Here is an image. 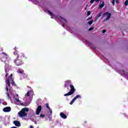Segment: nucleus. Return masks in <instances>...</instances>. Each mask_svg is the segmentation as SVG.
<instances>
[{
    "mask_svg": "<svg viewBox=\"0 0 128 128\" xmlns=\"http://www.w3.org/2000/svg\"><path fill=\"white\" fill-rule=\"evenodd\" d=\"M6 92H8L6 95L8 100H10L12 104H17L18 106H22V101L20 100L18 94H16V91L14 90L10 86V83L12 84V86H16L14 79H12V74L10 75L9 78L6 79Z\"/></svg>",
    "mask_w": 128,
    "mask_h": 128,
    "instance_id": "f257e3e1",
    "label": "nucleus"
},
{
    "mask_svg": "<svg viewBox=\"0 0 128 128\" xmlns=\"http://www.w3.org/2000/svg\"><path fill=\"white\" fill-rule=\"evenodd\" d=\"M14 56H17V58L14 60L16 66H22V64H24V60H22L26 58L24 54V53H20V54H18V52L16 50L14 52Z\"/></svg>",
    "mask_w": 128,
    "mask_h": 128,
    "instance_id": "f03ea898",
    "label": "nucleus"
},
{
    "mask_svg": "<svg viewBox=\"0 0 128 128\" xmlns=\"http://www.w3.org/2000/svg\"><path fill=\"white\" fill-rule=\"evenodd\" d=\"M70 91L65 94L64 96H72V94H73L74 93V92H76V89L74 88V86L72 84V81L70 80H68L65 82L64 84V88H68V90H70Z\"/></svg>",
    "mask_w": 128,
    "mask_h": 128,
    "instance_id": "7ed1b4c3",
    "label": "nucleus"
},
{
    "mask_svg": "<svg viewBox=\"0 0 128 128\" xmlns=\"http://www.w3.org/2000/svg\"><path fill=\"white\" fill-rule=\"evenodd\" d=\"M46 106L47 108H48V110H47L48 114L46 115V116L44 114H41L40 115V118H45V116H47L48 118H50V116H52V110L50 109V106H48V104H46Z\"/></svg>",
    "mask_w": 128,
    "mask_h": 128,
    "instance_id": "20e7f679",
    "label": "nucleus"
},
{
    "mask_svg": "<svg viewBox=\"0 0 128 128\" xmlns=\"http://www.w3.org/2000/svg\"><path fill=\"white\" fill-rule=\"evenodd\" d=\"M28 108H24L21 110L18 113V114L20 118H24L28 116Z\"/></svg>",
    "mask_w": 128,
    "mask_h": 128,
    "instance_id": "39448f33",
    "label": "nucleus"
},
{
    "mask_svg": "<svg viewBox=\"0 0 128 128\" xmlns=\"http://www.w3.org/2000/svg\"><path fill=\"white\" fill-rule=\"evenodd\" d=\"M10 60V58L8 57V55L6 54V52H3L1 54V60L2 62H6V60Z\"/></svg>",
    "mask_w": 128,
    "mask_h": 128,
    "instance_id": "423d86ee",
    "label": "nucleus"
},
{
    "mask_svg": "<svg viewBox=\"0 0 128 128\" xmlns=\"http://www.w3.org/2000/svg\"><path fill=\"white\" fill-rule=\"evenodd\" d=\"M32 96H34V90H30L28 91L25 95V98L27 100H28L30 98H32Z\"/></svg>",
    "mask_w": 128,
    "mask_h": 128,
    "instance_id": "0eeeda50",
    "label": "nucleus"
},
{
    "mask_svg": "<svg viewBox=\"0 0 128 128\" xmlns=\"http://www.w3.org/2000/svg\"><path fill=\"white\" fill-rule=\"evenodd\" d=\"M17 72L19 74H20V76H22L24 78H28V74L24 73V70H22V68L18 69Z\"/></svg>",
    "mask_w": 128,
    "mask_h": 128,
    "instance_id": "6e6552de",
    "label": "nucleus"
},
{
    "mask_svg": "<svg viewBox=\"0 0 128 128\" xmlns=\"http://www.w3.org/2000/svg\"><path fill=\"white\" fill-rule=\"evenodd\" d=\"M5 72H6V78L8 76V72H10V65H8V64H6L5 65Z\"/></svg>",
    "mask_w": 128,
    "mask_h": 128,
    "instance_id": "1a4fd4ad",
    "label": "nucleus"
},
{
    "mask_svg": "<svg viewBox=\"0 0 128 128\" xmlns=\"http://www.w3.org/2000/svg\"><path fill=\"white\" fill-rule=\"evenodd\" d=\"M102 16L103 18L104 16H106V20H110V13L106 12L103 14Z\"/></svg>",
    "mask_w": 128,
    "mask_h": 128,
    "instance_id": "9d476101",
    "label": "nucleus"
},
{
    "mask_svg": "<svg viewBox=\"0 0 128 128\" xmlns=\"http://www.w3.org/2000/svg\"><path fill=\"white\" fill-rule=\"evenodd\" d=\"M40 112H42V106H38V108L36 109V114L37 116H38L40 113Z\"/></svg>",
    "mask_w": 128,
    "mask_h": 128,
    "instance_id": "9b49d317",
    "label": "nucleus"
},
{
    "mask_svg": "<svg viewBox=\"0 0 128 128\" xmlns=\"http://www.w3.org/2000/svg\"><path fill=\"white\" fill-rule=\"evenodd\" d=\"M45 12L48 14H49L50 16L52 18H56V16L54 15V14L52 12H50V10H46Z\"/></svg>",
    "mask_w": 128,
    "mask_h": 128,
    "instance_id": "f8f14e48",
    "label": "nucleus"
},
{
    "mask_svg": "<svg viewBox=\"0 0 128 128\" xmlns=\"http://www.w3.org/2000/svg\"><path fill=\"white\" fill-rule=\"evenodd\" d=\"M3 110L4 112H10L12 110V108L10 107H6L3 109Z\"/></svg>",
    "mask_w": 128,
    "mask_h": 128,
    "instance_id": "ddd939ff",
    "label": "nucleus"
},
{
    "mask_svg": "<svg viewBox=\"0 0 128 128\" xmlns=\"http://www.w3.org/2000/svg\"><path fill=\"white\" fill-rule=\"evenodd\" d=\"M13 124L16 126H20V122L18 120H14L13 122Z\"/></svg>",
    "mask_w": 128,
    "mask_h": 128,
    "instance_id": "4468645a",
    "label": "nucleus"
},
{
    "mask_svg": "<svg viewBox=\"0 0 128 128\" xmlns=\"http://www.w3.org/2000/svg\"><path fill=\"white\" fill-rule=\"evenodd\" d=\"M60 116H61L62 118H64V120L66 118H68L66 116V115L64 114L63 112H60Z\"/></svg>",
    "mask_w": 128,
    "mask_h": 128,
    "instance_id": "2eb2a0df",
    "label": "nucleus"
},
{
    "mask_svg": "<svg viewBox=\"0 0 128 128\" xmlns=\"http://www.w3.org/2000/svg\"><path fill=\"white\" fill-rule=\"evenodd\" d=\"M104 6V2L102 1L100 2V4H99V8H102Z\"/></svg>",
    "mask_w": 128,
    "mask_h": 128,
    "instance_id": "dca6fc26",
    "label": "nucleus"
},
{
    "mask_svg": "<svg viewBox=\"0 0 128 128\" xmlns=\"http://www.w3.org/2000/svg\"><path fill=\"white\" fill-rule=\"evenodd\" d=\"M102 12H100L98 14H97L96 16V20H98V18H100V16H102Z\"/></svg>",
    "mask_w": 128,
    "mask_h": 128,
    "instance_id": "f3484780",
    "label": "nucleus"
},
{
    "mask_svg": "<svg viewBox=\"0 0 128 128\" xmlns=\"http://www.w3.org/2000/svg\"><path fill=\"white\" fill-rule=\"evenodd\" d=\"M82 98V96H80V95H77L76 97H74V100H78V98Z\"/></svg>",
    "mask_w": 128,
    "mask_h": 128,
    "instance_id": "a211bd4d",
    "label": "nucleus"
},
{
    "mask_svg": "<svg viewBox=\"0 0 128 128\" xmlns=\"http://www.w3.org/2000/svg\"><path fill=\"white\" fill-rule=\"evenodd\" d=\"M60 18H62V20H63L64 22V24H66V19H64V18H62V16H60Z\"/></svg>",
    "mask_w": 128,
    "mask_h": 128,
    "instance_id": "6ab92c4d",
    "label": "nucleus"
},
{
    "mask_svg": "<svg viewBox=\"0 0 128 128\" xmlns=\"http://www.w3.org/2000/svg\"><path fill=\"white\" fill-rule=\"evenodd\" d=\"M74 102H76V100H74V98L72 99V100L70 102V104H74Z\"/></svg>",
    "mask_w": 128,
    "mask_h": 128,
    "instance_id": "aec40b11",
    "label": "nucleus"
},
{
    "mask_svg": "<svg viewBox=\"0 0 128 128\" xmlns=\"http://www.w3.org/2000/svg\"><path fill=\"white\" fill-rule=\"evenodd\" d=\"M124 6H126L128 5V0H126V1L124 3Z\"/></svg>",
    "mask_w": 128,
    "mask_h": 128,
    "instance_id": "412c9836",
    "label": "nucleus"
},
{
    "mask_svg": "<svg viewBox=\"0 0 128 128\" xmlns=\"http://www.w3.org/2000/svg\"><path fill=\"white\" fill-rule=\"evenodd\" d=\"M120 74H124V71L122 70L120 72Z\"/></svg>",
    "mask_w": 128,
    "mask_h": 128,
    "instance_id": "4be33fe9",
    "label": "nucleus"
},
{
    "mask_svg": "<svg viewBox=\"0 0 128 128\" xmlns=\"http://www.w3.org/2000/svg\"><path fill=\"white\" fill-rule=\"evenodd\" d=\"M92 22H94V20H91L88 22V24L90 25L92 24Z\"/></svg>",
    "mask_w": 128,
    "mask_h": 128,
    "instance_id": "5701e85b",
    "label": "nucleus"
},
{
    "mask_svg": "<svg viewBox=\"0 0 128 128\" xmlns=\"http://www.w3.org/2000/svg\"><path fill=\"white\" fill-rule=\"evenodd\" d=\"M96 0H91L90 1V3L91 4H94V2H95Z\"/></svg>",
    "mask_w": 128,
    "mask_h": 128,
    "instance_id": "b1692460",
    "label": "nucleus"
},
{
    "mask_svg": "<svg viewBox=\"0 0 128 128\" xmlns=\"http://www.w3.org/2000/svg\"><path fill=\"white\" fill-rule=\"evenodd\" d=\"M92 30H94V27H90V28H89V30H90V31Z\"/></svg>",
    "mask_w": 128,
    "mask_h": 128,
    "instance_id": "393cba45",
    "label": "nucleus"
},
{
    "mask_svg": "<svg viewBox=\"0 0 128 128\" xmlns=\"http://www.w3.org/2000/svg\"><path fill=\"white\" fill-rule=\"evenodd\" d=\"M114 2H116V0H113L112 1V4H113V6H114Z\"/></svg>",
    "mask_w": 128,
    "mask_h": 128,
    "instance_id": "a878e982",
    "label": "nucleus"
},
{
    "mask_svg": "<svg viewBox=\"0 0 128 128\" xmlns=\"http://www.w3.org/2000/svg\"><path fill=\"white\" fill-rule=\"evenodd\" d=\"M87 14H88V16L90 15V12L88 11V12H87Z\"/></svg>",
    "mask_w": 128,
    "mask_h": 128,
    "instance_id": "bb28decb",
    "label": "nucleus"
},
{
    "mask_svg": "<svg viewBox=\"0 0 128 128\" xmlns=\"http://www.w3.org/2000/svg\"><path fill=\"white\" fill-rule=\"evenodd\" d=\"M106 30H103L102 31V34H104V32H106Z\"/></svg>",
    "mask_w": 128,
    "mask_h": 128,
    "instance_id": "cd10ccee",
    "label": "nucleus"
},
{
    "mask_svg": "<svg viewBox=\"0 0 128 128\" xmlns=\"http://www.w3.org/2000/svg\"><path fill=\"white\" fill-rule=\"evenodd\" d=\"M30 128H34V126H30Z\"/></svg>",
    "mask_w": 128,
    "mask_h": 128,
    "instance_id": "c85d7f7f",
    "label": "nucleus"
},
{
    "mask_svg": "<svg viewBox=\"0 0 128 128\" xmlns=\"http://www.w3.org/2000/svg\"><path fill=\"white\" fill-rule=\"evenodd\" d=\"M10 128H16V126H12V127Z\"/></svg>",
    "mask_w": 128,
    "mask_h": 128,
    "instance_id": "c756f323",
    "label": "nucleus"
},
{
    "mask_svg": "<svg viewBox=\"0 0 128 128\" xmlns=\"http://www.w3.org/2000/svg\"><path fill=\"white\" fill-rule=\"evenodd\" d=\"M88 5H86V8H85V10H86V8H88Z\"/></svg>",
    "mask_w": 128,
    "mask_h": 128,
    "instance_id": "7c9ffc66",
    "label": "nucleus"
},
{
    "mask_svg": "<svg viewBox=\"0 0 128 128\" xmlns=\"http://www.w3.org/2000/svg\"><path fill=\"white\" fill-rule=\"evenodd\" d=\"M116 2L118 4V0H116Z\"/></svg>",
    "mask_w": 128,
    "mask_h": 128,
    "instance_id": "2f4dec72",
    "label": "nucleus"
},
{
    "mask_svg": "<svg viewBox=\"0 0 128 128\" xmlns=\"http://www.w3.org/2000/svg\"><path fill=\"white\" fill-rule=\"evenodd\" d=\"M34 124H38V123H36V122H34Z\"/></svg>",
    "mask_w": 128,
    "mask_h": 128,
    "instance_id": "473e14b6",
    "label": "nucleus"
},
{
    "mask_svg": "<svg viewBox=\"0 0 128 128\" xmlns=\"http://www.w3.org/2000/svg\"><path fill=\"white\" fill-rule=\"evenodd\" d=\"M1 103H2V100L0 99V104H1Z\"/></svg>",
    "mask_w": 128,
    "mask_h": 128,
    "instance_id": "72a5a7b5",
    "label": "nucleus"
},
{
    "mask_svg": "<svg viewBox=\"0 0 128 128\" xmlns=\"http://www.w3.org/2000/svg\"><path fill=\"white\" fill-rule=\"evenodd\" d=\"M100 0H96V2H98Z\"/></svg>",
    "mask_w": 128,
    "mask_h": 128,
    "instance_id": "f704fd0d",
    "label": "nucleus"
},
{
    "mask_svg": "<svg viewBox=\"0 0 128 128\" xmlns=\"http://www.w3.org/2000/svg\"><path fill=\"white\" fill-rule=\"evenodd\" d=\"M16 47H15V48H14V50H16Z\"/></svg>",
    "mask_w": 128,
    "mask_h": 128,
    "instance_id": "c9c22d12",
    "label": "nucleus"
},
{
    "mask_svg": "<svg viewBox=\"0 0 128 128\" xmlns=\"http://www.w3.org/2000/svg\"><path fill=\"white\" fill-rule=\"evenodd\" d=\"M62 26H64V25H62Z\"/></svg>",
    "mask_w": 128,
    "mask_h": 128,
    "instance_id": "e433bc0d",
    "label": "nucleus"
},
{
    "mask_svg": "<svg viewBox=\"0 0 128 128\" xmlns=\"http://www.w3.org/2000/svg\"><path fill=\"white\" fill-rule=\"evenodd\" d=\"M46 120H48V118H46Z\"/></svg>",
    "mask_w": 128,
    "mask_h": 128,
    "instance_id": "4c0bfd02",
    "label": "nucleus"
},
{
    "mask_svg": "<svg viewBox=\"0 0 128 128\" xmlns=\"http://www.w3.org/2000/svg\"><path fill=\"white\" fill-rule=\"evenodd\" d=\"M37 128H38V127H37Z\"/></svg>",
    "mask_w": 128,
    "mask_h": 128,
    "instance_id": "58836bf2",
    "label": "nucleus"
}]
</instances>
